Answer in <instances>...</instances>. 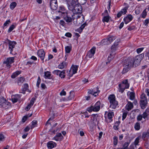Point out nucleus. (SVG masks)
Masks as SVG:
<instances>
[{"mask_svg": "<svg viewBox=\"0 0 149 149\" xmlns=\"http://www.w3.org/2000/svg\"><path fill=\"white\" fill-rule=\"evenodd\" d=\"M132 65L127 60L124 64V68L122 72V73L124 74L127 72L129 70L130 68L132 67Z\"/></svg>", "mask_w": 149, "mask_h": 149, "instance_id": "nucleus-8", "label": "nucleus"}, {"mask_svg": "<svg viewBox=\"0 0 149 149\" xmlns=\"http://www.w3.org/2000/svg\"><path fill=\"white\" fill-rule=\"evenodd\" d=\"M28 117V115H26L24 116L22 118V121L23 123H24Z\"/></svg>", "mask_w": 149, "mask_h": 149, "instance_id": "nucleus-50", "label": "nucleus"}, {"mask_svg": "<svg viewBox=\"0 0 149 149\" xmlns=\"http://www.w3.org/2000/svg\"><path fill=\"white\" fill-rule=\"evenodd\" d=\"M142 115L143 118L145 119L146 118L147 116L149 115V109H146Z\"/></svg>", "mask_w": 149, "mask_h": 149, "instance_id": "nucleus-17", "label": "nucleus"}, {"mask_svg": "<svg viewBox=\"0 0 149 149\" xmlns=\"http://www.w3.org/2000/svg\"><path fill=\"white\" fill-rule=\"evenodd\" d=\"M51 8L53 10H56L58 8L57 1H51L50 2Z\"/></svg>", "mask_w": 149, "mask_h": 149, "instance_id": "nucleus-12", "label": "nucleus"}, {"mask_svg": "<svg viewBox=\"0 0 149 149\" xmlns=\"http://www.w3.org/2000/svg\"><path fill=\"white\" fill-rule=\"evenodd\" d=\"M51 74L50 72H49L47 71L45 72V78L46 77L47 78H49Z\"/></svg>", "mask_w": 149, "mask_h": 149, "instance_id": "nucleus-34", "label": "nucleus"}, {"mask_svg": "<svg viewBox=\"0 0 149 149\" xmlns=\"http://www.w3.org/2000/svg\"><path fill=\"white\" fill-rule=\"evenodd\" d=\"M66 93L65 91L63 89L62 91L60 93V95H66Z\"/></svg>", "mask_w": 149, "mask_h": 149, "instance_id": "nucleus-56", "label": "nucleus"}, {"mask_svg": "<svg viewBox=\"0 0 149 149\" xmlns=\"http://www.w3.org/2000/svg\"><path fill=\"white\" fill-rule=\"evenodd\" d=\"M115 37L113 36L107 38V39L109 41V42H110V44L111 42H112L113 40H115Z\"/></svg>", "mask_w": 149, "mask_h": 149, "instance_id": "nucleus-32", "label": "nucleus"}, {"mask_svg": "<svg viewBox=\"0 0 149 149\" xmlns=\"http://www.w3.org/2000/svg\"><path fill=\"white\" fill-rule=\"evenodd\" d=\"M113 115V112L109 113L108 114V117L109 119L111 120L112 118V116Z\"/></svg>", "mask_w": 149, "mask_h": 149, "instance_id": "nucleus-39", "label": "nucleus"}, {"mask_svg": "<svg viewBox=\"0 0 149 149\" xmlns=\"http://www.w3.org/2000/svg\"><path fill=\"white\" fill-rule=\"evenodd\" d=\"M56 144L54 142H50L47 144V146L49 148L52 149L55 146H56Z\"/></svg>", "mask_w": 149, "mask_h": 149, "instance_id": "nucleus-16", "label": "nucleus"}, {"mask_svg": "<svg viewBox=\"0 0 149 149\" xmlns=\"http://www.w3.org/2000/svg\"><path fill=\"white\" fill-rule=\"evenodd\" d=\"M118 143L117 138L115 136L113 138V144L115 145H116Z\"/></svg>", "mask_w": 149, "mask_h": 149, "instance_id": "nucleus-40", "label": "nucleus"}, {"mask_svg": "<svg viewBox=\"0 0 149 149\" xmlns=\"http://www.w3.org/2000/svg\"><path fill=\"white\" fill-rule=\"evenodd\" d=\"M18 99L17 97H13L12 98V100L13 102L15 103L17 101Z\"/></svg>", "mask_w": 149, "mask_h": 149, "instance_id": "nucleus-52", "label": "nucleus"}, {"mask_svg": "<svg viewBox=\"0 0 149 149\" xmlns=\"http://www.w3.org/2000/svg\"><path fill=\"white\" fill-rule=\"evenodd\" d=\"M94 55L91 53V52H88L87 54V56L89 58H91Z\"/></svg>", "mask_w": 149, "mask_h": 149, "instance_id": "nucleus-55", "label": "nucleus"}, {"mask_svg": "<svg viewBox=\"0 0 149 149\" xmlns=\"http://www.w3.org/2000/svg\"><path fill=\"white\" fill-rule=\"evenodd\" d=\"M139 138L138 137L136 138L134 142V145L135 146L137 145L139 143Z\"/></svg>", "mask_w": 149, "mask_h": 149, "instance_id": "nucleus-41", "label": "nucleus"}, {"mask_svg": "<svg viewBox=\"0 0 149 149\" xmlns=\"http://www.w3.org/2000/svg\"><path fill=\"white\" fill-rule=\"evenodd\" d=\"M37 121L36 120L33 121L32 122V124L31 126V129H32L35 127L37 125Z\"/></svg>", "mask_w": 149, "mask_h": 149, "instance_id": "nucleus-22", "label": "nucleus"}, {"mask_svg": "<svg viewBox=\"0 0 149 149\" xmlns=\"http://www.w3.org/2000/svg\"><path fill=\"white\" fill-rule=\"evenodd\" d=\"M17 5V3L16 2H14L12 3L10 5V8L12 9H13L15 8L16 6Z\"/></svg>", "mask_w": 149, "mask_h": 149, "instance_id": "nucleus-28", "label": "nucleus"}, {"mask_svg": "<svg viewBox=\"0 0 149 149\" xmlns=\"http://www.w3.org/2000/svg\"><path fill=\"white\" fill-rule=\"evenodd\" d=\"M102 42L104 45H108L110 44V42H109L107 38L103 39L102 41Z\"/></svg>", "mask_w": 149, "mask_h": 149, "instance_id": "nucleus-23", "label": "nucleus"}, {"mask_svg": "<svg viewBox=\"0 0 149 149\" xmlns=\"http://www.w3.org/2000/svg\"><path fill=\"white\" fill-rule=\"evenodd\" d=\"M31 106H32L30 105V104H29L25 108V110L27 111L29 110L30 109V108H31Z\"/></svg>", "mask_w": 149, "mask_h": 149, "instance_id": "nucleus-58", "label": "nucleus"}, {"mask_svg": "<svg viewBox=\"0 0 149 149\" xmlns=\"http://www.w3.org/2000/svg\"><path fill=\"white\" fill-rule=\"evenodd\" d=\"M122 13V12H119L117 14V16L118 17H120L123 14Z\"/></svg>", "mask_w": 149, "mask_h": 149, "instance_id": "nucleus-60", "label": "nucleus"}, {"mask_svg": "<svg viewBox=\"0 0 149 149\" xmlns=\"http://www.w3.org/2000/svg\"><path fill=\"white\" fill-rule=\"evenodd\" d=\"M53 73L54 74L59 75L61 78H64L65 76V70H63L61 71L58 70H56L54 71Z\"/></svg>", "mask_w": 149, "mask_h": 149, "instance_id": "nucleus-9", "label": "nucleus"}, {"mask_svg": "<svg viewBox=\"0 0 149 149\" xmlns=\"http://www.w3.org/2000/svg\"><path fill=\"white\" fill-rule=\"evenodd\" d=\"M8 41V45L9 46V49L10 51V54H12L13 49L15 47V45L16 44V42L14 41H12L7 39Z\"/></svg>", "mask_w": 149, "mask_h": 149, "instance_id": "nucleus-10", "label": "nucleus"}, {"mask_svg": "<svg viewBox=\"0 0 149 149\" xmlns=\"http://www.w3.org/2000/svg\"><path fill=\"white\" fill-rule=\"evenodd\" d=\"M28 87V85L27 84H26L24 85V90L26 91Z\"/></svg>", "mask_w": 149, "mask_h": 149, "instance_id": "nucleus-57", "label": "nucleus"}, {"mask_svg": "<svg viewBox=\"0 0 149 149\" xmlns=\"http://www.w3.org/2000/svg\"><path fill=\"white\" fill-rule=\"evenodd\" d=\"M66 65L67 64L64 61H63L58 65V68L59 69H63L64 68Z\"/></svg>", "mask_w": 149, "mask_h": 149, "instance_id": "nucleus-19", "label": "nucleus"}, {"mask_svg": "<svg viewBox=\"0 0 149 149\" xmlns=\"http://www.w3.org/2000/svg\"><path fill=\"white\" fill-rule=\"evenodd\" d=\"M118 45V42L116 41L113 45L111 47V53L110 54V56H109L108 58V61L106 62V64H108L114 57L115 54V51L116 50L117 48V46Z\"/></svg>", "mask_w": 149, "mask_h": 149, "instance_id": "nucleus-2", "label": "nucleus"}, {"mask_svg": "<svg viewBox=\"0 0 149 149\" xmlns=\"http://www.w3.org/2000/svg\"><path fill=\"white\" fill-rule=\"evenodd\" d=\"M56 136H57L59 137L61 139H62L63 138V137L62 136V135L61 134V133H58Z\"/></svg>", "mask_w": 149, "mask_h": 149, "instance_id": "nucleus-63", "label": "nucleus"}, {"mask_svg": "<svg viewBox=\"0 0 149 149\" xmlns=\"http://www.w3.org/2000/svg\"><path fill=\"white\" fill-rule=\"evenodd\" d=\"M35 100V98H32L31 100L30 104H29L32 106L34 103V101Z\"/></svg>", "mask_w": 149, "mask_h": 149, "instance_id": "nucleus-47", "label": "nucleus"}, {"mask_svg": "<svg viewBox=\"0 0 149 149\" xmlns=\"http://www.w3.org/2000/svg\"><path fill=\"white\" fill-rule=\"evenodd\" d=\"M86 25V23H84L80 27L79 29L81 30V31H82L83 29L85 27Z\"/></svg>", "mask_w": 149, "mask_h": 149, "instance_id": "nucleus-45", "label": "nucleus"}, {"mask_svg": "<svg viewBox=\"0 0 149 149\" xmlns=\"http://www.w3.org/2000/svg\"><path fill=\"white\" fill-rule=\"evenodd\" d=\"M69 9L72 11L73 14L82 13V8L77 1H67Z\"/></svg>", "mask_w": 149, "mask_h": 149, "instance_id": "nucleus-1", "label": "nucleus"}, {"mask_svg": "<svg viewBox=\"0 0 149 149\" xmlns=\"http://www.w3.org/2000/svg\"><path fill=\"white\" fill-rule=\"evenodd\" d=\"M128 62H129L130 64L132 65V67H136L138 66L140 64L141 61L136 56L135 58H132L131 59H127Z\"/></svg>", "mask_w": 149, "mask_h": 149, "instance_id": "nucleus-7", "label": "nucleus"}, {"mask_svg": "<svg viewBox=\"0 0 149 149\" xmlns=\"http://www.w3.org/2000/svg\"><path fill=\"white\" fill-rule=\"evenodd\" d=\"M4 139V135L2 134H0V142L3 141Z\"/></svg>", "mask_w": 149, "mask_h": 149, "instance_id": "nucleus-51", "label": "nucleus"}, {"mask_svg": "<svg viewBox=\"0 0 149 149\" xmlns=\"http://www.w3.org/2000/svg\"><path fill=\"white\" fill-rule=\"evenodd\" d=\"M65 21L68 22H72V19L71 17L67 16L65 18Z\"/></svg>", "mask_w": 149, "mask_h": 149, "instance_id": "nucleus-30", "label": "nucleus"}, {"mask_svg": "<svg viewBox=\"0 0 149 149\" xmlns=\"http://www.w3.org/2000/svg\"><path fill=\"white\" fill-rule=\"evenodd\" d=\"M54 139L56 141H60L61 140V139L59 137L57 136H56L54 138Z\"/></svg>", "mask_w": 149, "mask_h": 149, "instance_id": "nucleus-49", "label": "nucleus"}, {"mask_svg": "<svg viewBox=\"0 0 149 149\" xmlns=\"http://www.w3.org/2000/svg\"><path fill=\"white\" fill-rule=\"evenodd\" d=\"M108 99L110 104L109 107L113 109H116L118 105V103L115 100L114 95H110L109 96Z\"/></svg>", "mask_w": 149, "mask_h": 149, "instance_id": "nucleus-3", "label": "nucleus"}, {"mask_svg": "<svg viewBox=\"0 0 149 149\" xmlns=\"http://www.w3.org/2000/svg\"><path fill=\"white\" fill-rule=\"evenodd\" d=\"M130 142H125L123 145V148H122V149H126L127 148L128 146L129 145Z\"/></svg>", "mask_w": 149, "mask_h": 149, "instance_id": "nucleus-33", "label": "nucleus"}, {"mask_svg": "<svg viewBox=\"0 0 149 149\" xmlns=\"http://www.w3.org/2000/svg\"><path fill=\"white\" fill-rule=\"evenodd\" d=\"M129 6L128 5H127L126 7H125L122 10L120 11V12H122V13L125 14L127 12V10L128 8H129Z\"/></svg>", "mask_w": 149, "mask_h": 149, "instance_id": "nucleus-25", "label": "nucleus"}, {"mask_svg": "<svg viewBox=\"0 0 149 149\" xmlns=\"http://www.w3.org/2000/svg\"><path fill=\"white\" fill-rule=\"evenodd\" d=\"M10 22V20H8L6 21L5 23L3 25L4 26H7L9 23Z\"/></svg>", "mask_w": 149, "mask_h": 149, "instance_id": "nucleus-53", "label": "nucleus"}, {"mask_svg": "<svg viewBox=\"0 0 149 149\" xmlns=\"http://www.w3.org/2000/svg\"><path fill=\"white\" fill-rule=\"evenodd\" d=\"M134 127L136 130H139L140 129V123L138 122L136 123L135 124Z\"/></svg>", "mask_w": 149, "mask_h": 149, "instance_id": "nucleus-24", "label": "nucleus"}, {"mask_svg": "<svg viewBox=\"0 0 149 149\" xmlns=\"http://www.w3.org/2000/svg\"><path fill=\"white\" fill-rule=\"evenodd\" d=\"M14 57H9L7 58L6 60L3 63L6 64V66L7 67L10 68L11 66L10 64L14 62Z\"/></svg>", "mask_w": 149, "mask_h": 149, "instance_id": "nucleus-11", "label": "nucleus"}, {"mask_svg": "<svg viewBox=\"0 0 149 149\" xmlns=\"http://www.w3.org/2000/svg\"><path fill=\"white\" fill-rule=\"evenodd\" d=\"M100 109L99 108H97L96 107L94 106H91L90 107H89L87 109V110L89 112H91L92 111H98Z\"/></svg>", "mask_w": 149, "mask_h": 149, "instance_id": "nucleus-14", "label": "nucleus"}, {"mask_svg": "<svg viewBox=\"0 0 149 149\" xmlns=\"http://www.w3.org/2000/svg\"><path fill=\"white\" fill-rule=\"evenodd\" d=\"M0 106L3 108L6 109L11 107V104L3 97H0Z\"/></svg>", "mask_w": 149, "mask_h": 149, "instance_id": "nucleus-4", "label": "nucleus"}, {"mask_svg": "<svg viewBox=\"0 0 149 149\" xmlns=\"http://www.w3.org/2000/svg\"><path fill=\"white\" fill-rule=\"evenodd\" d=\"M88 93L94 95V94L97 93V92L94 91L93 90H90L88 91Z\"/></svg>", "mask_w": 149, "mask_h": 149, "instance_id": "nucleus-46", "label": "nucleus"}, {"mask_svg": "<svg viewBox=\"0 0 149 149\" xmlns=\"http://www.w3.org/2000/svg\"><path fill=\"white\" fill-rule=\"evenodd\" d=\"M65 36L67 37H71L72 36V34H71L69 32L67 33H66L65 34Z\"/></svg>", "mask_w": 149, "mask_h": 149, "instance_id": "nucleus-59", "label": "nucleus"}, {"mask_svg": "<svg viewBox=\"0 0 149 149\" xmlns=\"http://www.w3.org/2000/svg\"><path fill=\"white\" fill-rule=\"evenodd\" d=\"M100 104L101 103L100 102L98 101L94 105L97 108H99L100 109Z\"/></svg>", "mask_w": 149, "mask_h": 149, "instance_id": "nucleus-43", "label": "nucleus"}, {"mask_svg": "<svg viewBox=\"0 0 149 149\" xmlns=\"http://www.w3.org/2000/svg\"><path fill=\"white\" fill-rule=\"evenodd\" d=\"M25 79V78L22 77L19 78L18 81V83L19 84H21L23 83Z\"/></svg>", "mask_w": 149, "mask_h": 149, "instance_id": "nucleus-26", "label": "nucleus"}, {"mask_svg": "<svg viewBox=\"0 0 149 149\" xmlns=\"http://www.w3.org/2000/svg\"><path fill=\"white\" fill-rule=\"evenodd\" d=\"M144 56V54H141L139 55H137L136 56L139 59H140L141 61L143 58Z\"/></svg>", "mask_w": 149, "mask_h": 149, "instance_id": "nucleus-35", "label": "nucleus"}, {"mask_svg": "<svg viewBox=\"0 0 149 149\" xmlns=\"http://www.w3.org/2000/svg\"><path fill=\"white\" fill-rule=\"evenodd\" d=\"M29 127L27 126L24 129V131L25 132H27L29 130Z\"/></svg>", "mask_w": 149, "mask_h": 149, "instance_id": "nucleus-62", "label": "nucleus"}, {"mask_svg": "<svg viewBox=\"0 0 149 149\" xmlns=\"http://www.w3.org/2000/svg\"><path fill=\"white\" fill-rule=\"evenodd\" d=\"M37 54L40 59L43 60L45 55V52L44 50L42 49L39 50L38 51Z\"/></svg>", "mask_w": 149, "mask_h": 149, "instance_id": "nucleus-13", "label": "nucleus"}, {"mask_svg": "<svg viewBox=\"0 0 149 149\" xmlns=\"http://www.w3.org/2000/svg\"><path fill=\"white\" fill-rule=\"evenodd\" d=\"M127 113L124 112L123 113L122 116V120H124L126 118L127 116Z\"/></svg>", "mask_w": 149, "mask_h": 149, "instance_id": "nucleus-54", "label": "nucleus"}, {"mask_svg": "<svg viewBox=\"0 0 149 149\" xmlns=\"http://www.w3.org/2000/svg\"><path fill=\"white\" fill-rule=\"evenodd\" d=\"M143 118L142 115L140 114L137 117V120L138 121H141L142 120Z\"/></svg>", "mask_w": 149, "mask_h": 149, "instance_id": "nucleus-48", "label": "nucleus"}, {"mask_svg": "<svg viewBox=\"0 0 149 149\" xmlns=\"http://www.w3.org/2000/svg\"><path fill=\"white\" fill-rule=\"evenodd\" d=\"M130 84L128 83L127 79H126L122 81V83L119 84V92L123 93L125 89L128 88L129 87Z\"/></svg>", "mask_w": 149, "mask_h": 149, "instance_id": "nucleus-5", "label": "nucleus"}, {"mask_svg": "<svg viewBox=\"0 0 149 149\" xmlns=\"http://www.w3.org/2000/svg\"><path fill=\"white\" fill-rule=\"evenodd\" d=\"M130 99L132 100H133L135 98V95L134 93L132 92H130Z\"/></svg>", "mask_w": 149, "mask_h": 149, "instance_id": "nucleus-27", "label": "nucleus"}, {"mask_svg": "<svg viewBox=\"0 0 149 149\" xmlns=\"http://www.w3.org/2000/svg\"><path fill=\"white\" fill-rule=\"evenodd\" d=\"M127 109L128 111L131 110L133 107V104L130 102H128L127 104Z\"/></svg>", "mask_w": 149, "mask_h": 149, "instance_id": "nucleus-18", "label": "nucleus"}, {"mask_svg": "<svg viewBox=\"0 0 149 149\" xmlns=\"http://www.w3.org/2000/svg\"><path fill=\"white\" fill-rule=\"evenodd\" d=\"M149 136V134L148 132H144L143 133L142 138L144 140L146 137Z\"/></svg>", "mask_w": 149, "mask_h": 149, "instance_id": "nucleus-29", "label": "nucleus"}, {"mask_svg": "<svg viewBox=\"0 0 149 149\" xmlns=\"http://www.w3.org/2000/svg\"><path fill=\"white\" fill-rule=\"evenodd\" d=\"M71 50V47L69 46H67L65 47V51L66 53H69Z\"/></svg>", "mask_w": 149, "mask_h": 149, "instance_id": "nucleus-31", "label": "nucleus"}, {"mask_svg": "<svg viewBox=\"0 0 149 149\" xmlns=\"http://www.w3.org/2000/svg\"><path fill=\"white\" fill-rule=\"evenodd\" d=\"M78 66L77 65L73 66L72 68V74L76 73L78 69Z\"/></svg>", "mask_w": 149, "mask_h": 149, "instance_id": "nucleus-21", "label": "nucleus"}, {"mask_svg": "<svg viewBox=\"0 0 149 149\" xmlns=\"http://www.w3.org/2000/svg\"><path fill=\"white\" fill-rule=\"evenodd\" d=\"M74 97V95L73 92H70V95L68 97V100H71Z\"/></svg>", "mask_w": 149, "mask_h": 149, "instance_id": "nucleus-36", "label": "nucleus"}, {"mask_svg": "<svg viewBox=\"0 0 149 149\" xmlns=\"http://www.w3.org/2000/svg\"><path fill=\"white\" fill-rule=\"evenodd\" d=\"M147 15V13L146 11V9H145L142 12L141 14V17L143 18H145Z\"/></svg>", "mask_w": 149, "mask_h": 149, "instance_id": "nucleus-37", "label": "nucleus"}, {"mask_svg": "<svg viewBox=\"0 0 149 149\" xmlns=\"http://www.w3.org/2000/svg\"><path fill=\"white\" fill-rule=\"evenodd\" d=\"M143 49H144V48H143V47L137 49H136L137 52L138 54H139V53H140L143 50Z\"/></svg>", "mask_w": 149, "mask_h": 149, "instance_id": "nucleus-44", "label": "nucleus"}, {"mask_svg": "<svg viewBox=\"0 0 149 149\" xmlns=\"http://www.w3.org/2000/svg\"><path fill=\"white\" fill-rule=\"evenodd\" d=\"M95 47H93L88 52H91V53L93 54V55H94L95 53Z\"/></svg>", "mask_w": 149, "mask_h": 149, "instance_id": "nucleus-42", "label": "nucleus"}, {"mask_svg": "<svg viewBox=\"0 0 149 149\" xmlns=\"http://www.w3.org/2000/svg\"><path fill=\"white\" fill-rule=\"evenodd\" d=\"M133 17L131 15H128L124 19V20L125 24H127L131 21L133 19Z\"/></svg>", "mask_w": 149, "mask_h": 149, "instance_id": "nucleus-15", "label": "nucleus"}, {"mask_svg": "<svg viewBox=\"0 0 149 149\" xmlns=\"http://www.w3.org/2000/svg\"><path fill=\"white\" fill-rule=\"evenodd\" d=\"M149 21V19H146L145 20V22H144V24L145 26H147V24H148Z\"/></svg>", "mask_w": 149, "mask_h": 149, "instance_id": "nucleus-61", "label": "nucleus"}, {"mask_svg": "<svg viewBox=\"0 0 149 149\" xmlns=\"http://www.w3.org/2000/svg\"><path fill=\"white\" fill-rule=\"evenodd\" d=\"M60 24L62 25L63 26H64V25L65 24V22L62 20H61L60 23Z\"/></svg>", "mask_w": 149, "mask_h": 149, "instance_id": "nucleus-64", "label": "nucleus"}, {"mask_svg": "<svg viewBox=\"0 0 149 149\" xmlns=\"http://www.w3.org/2000/svg\"><path fill=\"white\" fill-rule=\"evenodd\" d=\"M141 99L140 101V105L143 109H145L147 105L148 102L147 98L146 97V95L143 93L141 96Z\"/></svg>", "mask_w": 149, "mask_h": 149, "instance_id": "nucleus-6", "label": "nucleus"}, {"mask_svg": "<svg viewBox=\"0 0 149 149\" xmlns=\"http://www.w3.org/2000/svg\"><path fill=\"white\" fill-rule=\"evenodd\" d=\"M15 26L14 25L12 24V25L9 27L8 30V33H10L15 28Z\"/></svg>", "mask_w": 149, "mask_h": 149, "instance_id": "nucleus-38", "label": "nucleus"}, {"mask_svg": "<svg viewBox=\"0 0 149 149\" xmlns=\"http://www.w3.org/2000/svg\"><path fill=\"white\" fill-rule=\"evenodd\" d=\"M109 15H106L103 17L102 21L104 22H108L109 21Z\"/></svg>", "mask_w": 149, "mask_h": 149, "instance_id": "nucleus-20", "label": "nucleus"}]
</instances>
